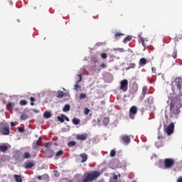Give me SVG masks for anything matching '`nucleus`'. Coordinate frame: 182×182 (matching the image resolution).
Masks as SVG:
<instances>
[{
	"mask_svg": "<svg viewBox=\"0 0 182 182\" xmlns=\"http://www.w3.org/2000/svg\"><path fill=\"white\" fill-rule=\"evenodd\" d=\"M86 97H87V96L85 93H81L79 96L80 100H83V99H86Z\"/></svg>",
	"mask_w": 182,
	"mask_h": 182,
	"instance_id": "c756f323",
	"label": "nucleus"
},
{
	"mask_svg": "<svg viewBox=\"0 0 182 182\" xmlns=\"http://www.w3.org/2000/svg\"><path fill=\"white\" fill-rule=\"evenodd\" d=\"M58 122L63 123L65 122V114H62L60 116L57 117Z\"/></svg>",
	"mask_w": 182,
	"mask_h": 182,
	"instance_id": "f3484780",
	"label": "nucleus"
},
{
	"mask_svg": "<svg viewBox=\"0 0 182 182\" xmlns=\"http://www.w3.org/2000/svg\"><path fill=\"white\" fill-rule=\"evenodd\" d=\"M146 95H147V87H144L142 88V95H143V97H145Z\"/></svg>",
	"mask_w": 182,
	"mask_h": 182,
	"instance_id": "b1692460",
	"label": "nucleus"
},
{
	"mask_svg": "<svg viewBox=\"0 0 182 182\" xmlns=\"http://www.w3.org/2000/svg\"><path fill=\"white\" fill-rule=\"evenodd\" d=\"M121 140L123 143H125V144H129L131 141V139L129 135H124L122 136Z\"/></svg>",
	"mask_w": 182,
	"mask_h": 182,
	"instance_id": "9d476101",
	"label": "nucleus"
},
{
	"mask_svg": "<svg viewBox=\"0 0 182 182\" xmlns=\"http://www.w3.org/2000/svg\"><path fill=\"white\" fill-rule=\"evenodd\" d=\"M132 41V36H127L125 38H124L123 42L124 43H127V42H130Z\"/></svg>",
	"mask_w": 182,
	"mask_h": 182,
	"instance_id": "5701e85b",
	"label": "nucleus"
},
{
	"mask_svg": "<svg viewBox=\"0 0 182 182\" xmlns=\"http://www.w3.org/2000/svg\"><path fill=\"white\" fill-rule=\"evenodd\" d=\"M181 100H178V98H175L170 103V113L171 116H177V114H180V107L181 105Z\"/></svg>",
	"mask_w": 182,
	"mask_h": 182,
	"instance_id": "f257e3e1",
	"label": "nucleus"
},
{
	"mask_svg": "<svg viewBox=\"0 0 182 182\" xmlns=\"http://www.w3.org/2000/svg\"><path fill=\"white\" fill-rule=\"evenodd\" d=\"M65 96V92L63 91H58L57 97L58 99H62Z\"/></svg>",
	"mask_w": 182,
	"mask_h": 182,
	"instance_id": "aec40b11",
	"label": "nucleus"
},
{
	"mask_svg": "<svg viewBox=\"0 0 182 182\" xmlns=\"http://www.w3.org/2000/svg\"><path fill=\"white\" fill-rule=\"evenodd\" d=\"M0 133H1L3 136H8L9 133H11L8 123L0 122Z\"/></svg>",
	"mask_w": 182,
	"mask_h": 182,
	"instance_id": "7ed1b4c3",
	"label": "nucleus"
},
{
	"mask_svg": "<svg viewBox=\"0 0 182 182\" xmlns=\"http://www.w3.org/2000/svg\"><path fill=\"white\" fill-rule=\"evenodd\" d=\"M139 66H141L143 68V66H145V65H147V59L142 58L139 60Z\"/></svg>",
	"mask_w": 182,
	"mask_h": 182,
	"instance_id": "9b49d317",
	"label": "nucleus"
},
{
	"mask_svg": "<svg viewBox=\"0 0 182 182\" xmlns=\"http://www.w3.org/2000/svg\"><path fill=\"white\" fill-rule=\"evenodd\" d=\"M14 177L16 182H22V176L21 175H14Z\"/></svg>",
	"mask_w": 182,
	"mask_h": 182,
	"instance_id": "6ab92c4d",
	"label": "nucleus"
},
{
	"mask_svg": "<svg viewBox=\"0 0 182 182\" xmlns=\"http://www.w3.org/2000/svg\"><path fill=\"white\" fill-rule=\"evenodd\" d=\"M127 89H129V81L124 79L120 82V90L123 92H127Z\"/></svg>",
	"mask_w": 182,
	"mask_h": 182,
	"instance_id": "423d86ee",
	"label": "nucleus"
},
{
	"mask_svg": "<svg viewBox=\"0 0 182 182\" xmlns=\"http://www.w3.org/2000/svg\"><path fill=\"white\" fill-rule=\"evenodd\" d=\"M7 109H10L15 107V102H8L6 105Z\"/></svg>",
	"mask_w": 182,
	"mask_h": 182,
	"instance_id": "4be33fe9",
	"label": "nucleus"
},
{
	"mask_svg": "<svg viewBox=\"0 0 182 182\" xmlns=\"http://www.w3.org/2000/svg\"><path fill=\"white\" fill-rule=\"evenodd\" d=\"M69 182H73V181H69Z\"/></svg>",
	"mask_w": 182,
	"mask_h": 182,
	"instance_id": "bf43d9fd",
	"label": "nucleus"
},
{
	"mask_svg": "<svg viewBox=\"0 0 182 182\" xmlns=\"http://www.w3.org/2000/svg\"><path fill=\"white\" fill-rule=\"evenodd\" d=\"M79 83L80 82H77V81L74 86V90H76L77 92L79 89H80V85H79Z\"/></svg>",
	"mask_w": 182,
	"mask_h": 182,
	"instance_id": "c85d7f7f",
	"label": "nucleus"
},
{
	"mask_svg": "<svg viewBox=\"0 0 182 182\" xmlns=\"http://www.w3.org/2000/svg\"><path fill=\"white\" fill-rule=\"evenodd\" d=\"M101 58L102 59H106V58H107V54H106V53H102L101 54Z\"/></svg>",
	"mask_w": 182,
	"mask_h": 182,
	"instance_id": "79ce46f5",
	"label": "nucleus"
},
{
	"mask_svg": "<svg viewBox=\"0 0 182 182\" xmlns=\"http://www.w3.org/2000/svg\"><path fill=\"white\" fill-rule=\"evenodd\" d=\"M43 116H44L45 119H50V117H52V114H50V112L49 111H46L43 113Z\"/></svg>",
	"mask_w": 182,
	"mask_h": 182,
	"instance_id": "dca6fc26",
	"label": "nucleus"
},
{
	"mask_svg": "<svg viewBox=\"0 0 182 182\" xmlns=\"http://www.w3.org/2000/svg\"><path fill=\"white\" fill-rule=\"evenodd\" d=\"M174 159L167 158L164 159V167L165 168H171L173 166H174Z\"/></svg>",
	"mask_w": 182,
	"mask_h": 182,
	"instance_id": "39448f33",
	"label": "nucleus"
},
{
	"mask_svg": "<svg viewBox=\"0 0 182 182\" xmlns=\"http://www.w3.org/2000/svg\"><path fill=\"white\" fill-rule=\"evenodd\" d=\"M156 70H157L156 69V68H154V67L151 68V71H152L153 73H156Z\"/></svg>",
	"mask_w": 182,
	"mask_h": 182,
	"instance_id": "49530a36",
	"label": "nucleus"
},
{
	"mask_svg": "<svg viewBox=\"0 0 182 182\" xmlns=\"http://www.w3.org/2000/svg\"><path fill=\"white\" fill-rule=\"evenodd\" d=\"M10 4L12 5V1H10Z\"/></svg>",
	"mask_w": 182,
	"mask_h": 182,
	"instance_id": "4d7b16f0",
	"label": "nucleus"
},
{
	"mask_svg": "<svg viewBox=\"0 0 182 182\" xmlns=\"http://www.w3.org/2000/svg\"><path fill=\"white\" fill-rule=\"evenodd\" d=\"M54 176L55 177H59V176H60V173H59L58 171H54Z\"/></svg>",
	"mask_w": 182,
	"mask_h": 182,
	"instance_id": "37998d69",
	"label": "nucleus"
},
{
	"mask_svg": "<svg viewBox=\"0 0 182 182\" xmlns=\"http://www.w3.org/2000/svg\"><path fill=\"white\" fill-rule=\"evenodd\" d=\"M72 122L73 123V124H75V126H77V124H80V119H76V118H73L72 120Z\"/></svg>",
	"mask_w": 182,
	"mask_h": 182,
	"instance_id": "412c9836",
	"label": "nucleus"
},
{
	"mask_svg": "<svg viewBox=\"0 0 182 182\" xmlns=\"http://www.w3.org/2000/svg\"><path fill=\"white\" fill-rule=\"evenodd\" d=\"M28 114H23L21 115V120H26V119H28Z\"/></svg>",
	"mask_w": 182,
	"mask_h": 182,
	"instance_id": "72a5a7b5",
	"label": "nucleus"
},
{
	"mask_svg": "<svg viewBox=\"0 0 182 182\" xmlns=\"http://www.w3.org/2000/svg\"><path fill=\"white\" fill-rule=\"evenodd\" d=\"M37 178H38V180H41V179L42 178V176H37Z\"/></svg>",
	"mask_w": 182,
	"mask_h": 182,
	"instance_id": "6e6d98bb",
	"label": "nucleus"
},
{
	"mask_svg": "<svg viewBox=\"0 0 182 182\" xmlns=\"http://www.w3.org/2000/svg\"><path fill=\"white\" fill-rule=\"evenodd\" d=\"M75 138L77 140H81V141H84L85 140L87 139V134L84 133V134H77Z\"/></svg>",
	"mask_w": 182,
	"mask_h": 182,
	"instance_id": "1a4fd4ad",
	"label": "nucleus"
},
{
	"mask_svg": "<svg viewBox=\"0 0 182 182\" xmlns=\"http://www.w3.org/2000/svg\"><path fill=\"white\" fill-rule=\"evenodd\" d=\"M31 157V154H29L28 152H26L24 153V154L23 155V159H28Z\"/></svg>",
	"mask_w": 182,
	"mask_h": 182,
	"instance_id": "cd10ccee",
	"label": "nucleus"
},
{
	"mask_svg": "<svg viewBox=\"0 0 182 182\" xmlns=\"http://www.w3.org/2000/svg\"><path fill=\"white\" fill-rule=\"evenodd\" d=\"M53 144L50 141V142H46L44 146V147L46 148L44 154L49 159H50V157H53V154H55V152L53 151V149H52L51 148Z\"/></svg>",
	"mask_w": 182,
	"mask_h": 182,
	"instance_id": "f03ea898",
	"label": "nucleus"
},
{
	"mask_svg": "<svg viewBox=\"0 0 182 182\" xmlns=\"http://www.w3.org/2000/svg\"><path fill=\"white\" fill-rule=\"evenodd\" d=\"M137 107L136 106H132L130 107L129 109V116L130 119H134V116H136L137 114Z\"/></svg>",
	"mask_w": 182,
	"mask_h": 182,
	"instance_id": "0eeeda50",
	"label": "nucleus"
},
{
	"mask_svg": "<svg viewBox=\"0 0 182 182\" xmlns=\"http://www.w3.org/2000/svg\"><path fill=\"white\" fill-rule=\"evenodd\" d=\"M33 166H35V164L33 162H26L24 164L25 168H27V169L32 168Z\"/></svg>",
	"mask_w": 182,
	"mask_h": 182,
	"instance_id": "4468645a",
	"label": "nucleus"
},
{
	"mask_svg": "<svg viewBox=\"0 0 182 182\" xmlns=\"http://www.w3.org/2000/svg\"><path fill=\"white\" fill-rule=\"evenodd\" d=\"M139 43H141V45L144 46V39H143L141 37L139 38Z\"/></svg>",
	"mask_w": 182,
	"mask_h": 182,
	"instance_id": "ea45409f",
	"label": "nucleus"
},
{
	"mask_svg": "<svg viewBox=\"0 0 182 182\" xmlns=\"http://www.w3.org/2000/svg\"><path fill=\"white\" fill-rule=\"evenodd\" d=\"M21 156H22V154H16L15 157H16V160H17V161H21Z\"/></svg>",
	"mask_w": 182,
	"mask_h": 182,
	"instance_id": "473e14b6",
	"label": "nucleus"
},
{
	"mask_svg": "<svg viewBox=\"0 0 182 182\" xmlns=\"http://www.w3.org/2000/svg\"><path fill=\"white\" fill-rule=\"evenodd\" d=\"M18 130L20 132V133H23V132H25V128L18 127Z\"/></svg>",
	"mask_w": 182,
	"mask_h": 182,
	"instance_id": "58836bf2",
	"label": "nucleus"
},
{
	"mask_svg": "<svg viewBox=\"0 0 182 182\" xmlns=\"http://www.w3.org/2000/svg\"><path fill=\"white\" fill-rule=\"evenodd\" d=\"M11 126L12 127H15V122H11Z\"/></svg>",
	"mask_w": 182,
	"mask_h": 182,
	"instance_id": "5fc2aeb1",
	"label": "nucleus"
},
{
	"mask_svg": "<svg viewBox=\"0 0 182 182\" xmlns=\"http://www.w3.org/2000/svg\"><path fill=\"white\" fill-rule=\"evenodd\" d=\"M132 182H137V181H133Z\"/></svg>",
	"mask_w": 182,
	"mask_h": 182,
	"instance_id": "13d9d810",
	"label": "nucleus"
},
{
	"mask_svg": "<svg viewBox=\"0 0 182 182\" xmlns=\"http://www.w3.org/2000/svg\"><path fill=\"white\" fill-rule=\"evenodd\" d=\"M76 144V141H70L68 143V147H74V146Z\"/></svg>",
	"mask_w": 182,
	"mask_h": 182,
	"instance_id": "a878e982",
	"label": "nucleus"
},
{
	"mask_svg": "<svg viewBox=\"0 0 182 182\" xmlns=\"http://www.w3.org/2000/svg\"><path fill=\"white\" fill-rule=\"evenodd\" d=\"M118 176H119V177H120V174H119Z\"/></svg>",
	"mask_w": 182,
	"mask_h": 182,
	"instance_id": "052dcab7",
	"label": "nucleus"
},
{
	"mask_svg": "<svg viewBox=\"0 0 182 182\" xmlns=\"http://www.w3.org/2000/svg\"><path fill=\"white\" fill-rule=\"evenodd\" d=\"M117 178H118L117 175H114L113 179H114V180H117Z\"/></svg>",
	"mask_w": 182,
	"mask_h": 182,
	"instance_id": "864d4df0",
	"label": "nucleus"
},
{
	"mask_svg": "<svg viewBox=\"0 0 182 182\" xmlns=\"http://www.w3.org/2000/svg\"><path fill=\"white\" fill-rule=\"evenodd\" d=\"M166 133L168 136H170V134H173V132H174V124L171 122L167 127H166Z\"/></svg>",
	"mask_w": 182,
	"mask_h": 182,
	"instance_id": "6e6552de",
	"label": "nucleus"
},
{
	"mask_svg": "<svg viewBox=\"0 0 182 182\" xmlns=\"http://www.w3.org/2000/svg\"><path fill=\"white\" fill-rule=\"evenodd\" d=\"M35 97H31V98H30V101L31 102V106H35V103H33V102H35Z\"/></svg>",
	"mask_w": 182,
	"mask_h": 182,
	"instance_id": "e433bc0d",
	"label": "nucleus"
},
{
	"mask_svg": "<svg viewBox=\"0 0 182 182\" xmlns=\"http://www.w3.org/2000/svg\"><path fill=\"white\" fill-rule=\"evenodd\" d=\"M177 182H182V176L178 178Z\"/></svg>",
	"mask_w": 182,
	"mask_h": 182,
	"instance_id": "3c124183",
	"label": "nucleus"
},
{
	"mask_svg": "<svg viewBox=\"0 0 182 182\" xmlns=\"http://www.w3.org/2000/svg\"><path fill=\"white\" fill-rule=\"evenodd\" d=\"M37 141H38L39 143H42V136H40Z\"/></svg>",
	"mask_w": 182,
	"mask_h": 182,
	"instance_id": "8fccbe9b",
	"label": "nucleus"
},
{
	"mask_svg": "<svg viewBox=\"0 0 182 182\" xmlns=\"http://www.w3.org/2000/svg\"><path fill=\"white\" fill-rule=\"evenodd\" d=\"M64 120H66V122H69L70 119H69V117L65 116Z\"/></svg>",
	"mask_w": 182,
	"mask_h": 182,
	"instance_id": "603ef678",
	"label": "nucleus"
},
{
	"mask_svg": "<svg viewBox=\"0 0 182 182\" xmlns=\"http://www.w3.org/2000/svg\"><path fill=\"white\" fill-rule=\"evenodd\" d=\"M182 86V78L181 77H176L174 81L172 82V88L176 89L177 88L178 90H181Z\"/></svg>",
	"mask_w": 182,
	"mask_h": 182,
	"instance_id": "20e7f679",
	"label": "nucleus"
},
{
	"mask_svg": "<svg viewBox=\"0 0 182 182\" xmlns=\"http://www.w3.org/2000/svg\"><path fill=\"white\" fill-rule=\"evenodd\" d=\"M100 68H102V69H105V68H107V65L105 63H102L100 65Z\"/></svg>",
	"mask_w": 182,
	"mask_h": 182,
	"instance_id": "a18cd8bd",
	"label": "nucleus"
},
{
	"mask_svg": "<svg viewBox=\"0 0 182 182\" xmlns=\"http://www.w3.org/2000/svg\"><path fill=\"white\" fill-rule=\"evenodd\" d=\"M134 68H136V63H130L129 66L127 68V70H129V69H134Z\"/></svg>",
	"mask_w": 182,
	"mask_h": 182,
	"instance_id": "bb28decb",
	"label": "nucleus"
},
{
	"mask_svg": "<svg viewBox=\"0 0 182 182\" xmlns=\"http://www.w3.org/2000/svg\"><path fill=\"white\" fill-rule=\"evenodd\" d=\"M120 36H124V34L122 33H116L114 34V38H120Z\"/></svg>",
	"mask_w": 182,
	"mask_h": 182,
	"instance_id": "f704fd0d",
	"label": "nucleus"
},
{
	"mask_svg": "<svg viewBox=\"0 0 182 182\" xmlns=\"http://www.w3.org/2000/svg\"><path fill=\"white\" fill-rule=\"evenodd\" d=\"M8 151V146L6 145H0V151L5 153Z\"/></svg>",
	"mask_w": 182,
	"mask_h": 182,
	"instance_id": "a211bd4d",
	"label": "nucleus"
},
{
	"mask_svg": "<svg viewBox=\"0 0 182 182\" xmlns=\"http://www.w3.org/2000/svg\"><path fill=\"white\" fill-rule=\"evenodd\" d=\"M75 178H80V177H82V175L79 174V173H77L75 176Z\"/></svg>",
	"mask_w": 182,
	"mask_h": 182,
	"instance_id": "de8ad7c7",
	"label": "nucleus"
},
{
	"mask_svg": "<svg viewBox=\"0 0 182 182\" xmlns=\"http://www.w3.org/2000/svg\"><path fill=\"white\" fill-rule=\"evenodd\" d=\"M109 155L111 157H114V156H116V151H114V149H112Z\"/></svg>",
	"mask_w": 182,
	"mask_h": 182,
	"instance_id": "c9c22d12",
	"label": "nucleus"
},
{
	"mask_svg": "<svg viewBox=\"0 0 182 182\" xmlns=\"http://www.w3.org/2000/svg\"><path fill=\"white\" fill-rule=\"evenodd\" d=\"M102 123L104 126H107V124L110 123V118H109L108 117H105L102 120Z\"/></svg>",
	"mask_w": 182,
	"mask_h": 182,
	"instance_id": "2eb2a0df",
	"label": "nucleus"
},
{
	"mask_svg": "<svg viewBox=\"0 0 182 182\" xmlns=\"http://www.w3.org/2000/svg\"><path fill=\"white\" fill-rule=\"evenodd\" d=\"M117 50H119L121 53L124 52V49L123 48H117Z\"/></svg>",
	"mask_w": 182,
	"mask_h": 182,
	"instance_id": "09e8293b",
	"label": "nucleus"
},
{
	"mask_svg": "<svg viewBox=\"0 0 182 182\" xmlns=\"http://www.w3.org/2000/svg\"><path fill=\"white\" fill-rule=\"evenodd\" d=\"M69 110H70V105H65L63 108V111L64 112H69Z\"/></svg>",
	"mask_w": 182,
	"mask_h": 182,
	"instance_id": "393cba45",
	"label": "nucleus"
},
{
	"mask_svg": "<svg viewBox=\"0 0 182 182\" xmlns=\"http://www.w3.org/2000/svg\"><path fill=\"white\" fill-rule=\"evenodd\" d=\"M89 113H90V109H89V108H85L84 109V114H88Z\"/></svg>",
	"mask_w": 182,
	"mask_h": 182,
	"instance_id": "4c0bfd02",
	"label": "nucleus"
},
{
	"mask_svg": "<svg viewBox=\"0 0 182 182\" xmlns=\"http://www.w3.org/2000/svg\"><path fill=\"white\" fill-rule=\"evenodd\" d=\"M80 157H81V163H86L87 161V154H80Z\"/></svg>",
	"mask_w": 182,
	"mask_h": 182,
	"instance_id": "f8f14e48",
	"label": "nucleus"
},
{
	"mask_svg": "<svg viewBox=\"0 0 182 182\" xmlns=\"http://www.w3.org/2000/svg\"><path fill=\"white\" fill-rule=\"evenodd\" d=\"M172 58H173V59L177 58V51H174V52L172 53Z\"/></svg>",
	"mask_w": 182,
	"mask_h": 182,
	"instance_id": "a19ab883",
	"label": "nucleus"
},
{
	"mask_svg": "<svg viewBox=\"0 0 182 182\" xmlns=\"http://www.w3.org/2000/svg\"><path fill=\"white\" fill-rule=\"evenodd\" d=\"M28 105V102H26V100H21L20 101V105L21 106H26Z\"/></svg>",
	"mask_w": 182,
	"mask_h": 182,
	"instance_id": "7c9ffc66",
	"label": "nucleus"
},
{
	"mask_svg": "<svg viewBox=\"0 0 182 182\" xmlns=\"http://www.w3.org/2000/svg\"><path fill=\"white\" fill-rule=\"evenodd\" d=\"M42 144V142H39L38 141H36V142L33 143V149L34 150H36V149H39V146H41Z\"/></svg>",
	"mask_w": 182,
	"mask_h": 182,
	"instance_id": "ddd939ff",
	"label": "nucleus"
},
{
	"mask_svg": "<svg viewBox=\"0 0 182 182\" xmlns=\"http://www.w3.org/2000/svg\"><path fill=\"white\" fill-rule=\"evenodd\" d=\"M77 77H79V80L77 81V82H80V81L82 79V74H78Z\"/></svg>",
	"mask_w": 182,
	"mask_h": 182,
	"instance_id": "c03bdc74",
	"label": "nucleus"
},
{
	"mask_svg": "<svg viewBox=\"0 0 182 182\" xmlns=\"http://www.w3.org/2000/svg\"><path fill=\"white\" fill-rule=\"evenodd\" d=\"M63 154V150L60 149L55 154V156L56 157H60V156H62Z\"/></svg>",
	"mask_w": 182,
	"mask_h": 182,
	"instance_id": "2f4dec72",
	"label": "nucleus"
}]
</instances>
